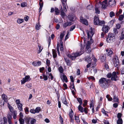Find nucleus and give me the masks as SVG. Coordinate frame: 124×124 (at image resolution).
I'll return each mask as SVG.
<instances>
[{"instance_id": "obj_1", "label": "nucleus", "mask_w": 124, "mask_h": 124, "mask_svg": "<svg viewBox=\"0 0 124 124\" xmlns=\"http://www.w3.org/2000/svg\"><path fill=\"white\" fill-rule=\"evenodd\" d=\"M111 80L107 79L105 78H101L99 81L100 86L102 88L105 89L108 86V83H109Z\"/></svg>"}, {"instance_id": "obj_2", "label": "nucleus", "mask_w": 124, "mask_h": 124, "mask_svg": "<svg viewBox=\"0 0 124 124\" xmlns=\"http://www.w3.org/2000/svg\"><path fill=\"white\" fill-rule=\"evenodd\" d=\"M83 53H81V52L76 53L72 54L71 55L68 54L67 56L69 58H71L72 60H74L75 59L76 57L80 56Z\"/></svg>"}, {"instance_id": "obj_3", "label": "nucleus", "mask_w": 124, "mask_h": 124, "mask_svg": "<svg viewBox=\"0 0 124 124\" xmlns=\"http://www.w3.org/2000/svg\"><path fill=\"white\" fill-rule=\"evenodd\" d=\"M115 38V36L114 34L109 33L107 38V40L108 42L111 43L114 41Z\"/></svg>"}, {"instance_id": "obj_4", "label": "nucleus", "mask_w": 124, "mask_h": 124, "mask_svg": "<svg viewBox=\"0 0 124 124\" xmlns=\"http://www.w3.org/2000/svg\"><path fill=\"white\" fill-rule=\"evenodd\" d=\"M113 62L114 66L118 68L119 66V60L117 56L115 57L113 59Z\"/></svg>"}, {"instance_id": "obj_5", "label": "nucleus", "mask_w": 124, "mask_h": 124, "mask_svg": "<svg viewBox=\"0 0 124 124\" xmlns=\"http://www.w3.org/2000/svg\"><path fill=\"white\" fill-rule=\"evenodd\" d=\"M16 103L19 110L20 111H22L23 104L22 103H20V100L17 99L16 100Z\"/></svg>"}, {"instance_id": "obj_6", "label": "nucleus", "mask_w": 124, "mask_h": 124, "mask_svg": "<svg viewBox=\"0 0 124 124\" xmlns=\"http://www.w3.org/2000/svg\"><path fill=\"white\" fill-rule=\"evenodd\" d=\"M118 79V78L116 75V72L115 71L113 72L112 74V76L111 78V80L112 81H116Z\"/></svg>"}, {"instance_id": "obj_7", "label": "nucleus", "mask_w": 124, "mask_h": 124, "mask_svg": "<svg viewBox=\"0 0 124 124\" xmlns=\"http://www.w3.org/2000/svg\"><path fill=\"white\" fill-rule=\"evenodd\" d=\"M30 77L29 76H26L25 78H23L22 80H21L22 84H24L26 82L30 81Z\"/></svg>"}, {"instance_id": "obj_8", "label": "nucleus", "mask_w": 124, "mask_h": 124, "mask_svg": "<svg viewBox=\"0 0 124 124\" xmlns=\"http://www.w3.org/2000/svg\"><path fill=\"white\" fill-rule=\"evenodd\" d=\"M109 29V28L108 26L105 25L102 27V30L103 33H106L108 32Z\"/></svg>"}, {"instance_id": "obj_9", "label": "nucleus", "mask_w": 124, "mask_h": 124, "mask_svg": "<svg viewBox=\"0 0 124 124\" xmlns=\"http://www.w3.org/2000/svg\"><path fill=\"white\" fill-rule=\"evenodd\" d=\"M100 20L98 17L95 16L94 17V23L95 25H98Z\"/></svg>"}, {"instance_id": "obj_10", "label": "nucleus", "mask_w": 124, "mask_h": 124, "mask_svg": "<svg viewBox=\"0 0 124 124\" xmlns=\"http://www.w3.org/2000/svg\"><path fill=\"white\" fill-rule=\"evenodd\" d=\"M61 78L63 82H65L66 83L68 82L67 78L66 76L63 74L61 77Z\"/></svg>"}, {"instance_id": "obj_11", "label": "nucleus", "mask_w": 124, "mask_h": 124, "mask_svg": "<svg viewBox=\"0 0 124 124\" xmlns=\"http://www.w3.org/2000/svg\"><path fill=\"white\" fill-rule=\"evenodd\" d=\"M80 22L83 24L86 25H88V23L87 20L85 19H83V17H81L80 18Z\"/></svg>"}, {"instance_id": "obj_12", "label": "nucleus", "mask_w": 124, "mask_h": 124, "mask_svg": "<svg viewBox=\"0 0 124 124\" xmlns=\"http://www.w3.org/2000/svg\"><path fill=\"white\" fill-rule=\"evenodd\" d=\"M106 51L107 52V54L110 57L111 56V55L112 54L113 52L110 48L107 49L106 50Z\"/></svg>"}, {"instance_id": "obj_13", "label": "nucleus", "mask_w": 124, "mask_h": 124, "mask_svg": "<svg viewBox=\"0 0 124 124\" xmlns=\"http://www.w3.org/2000/svg\"><path fill=\"white\" fill-rule=\"evenodd\" d=\"M119 38L120 40H122L124 39V29H123L122 30L121 34L119 37Z\"/></svg>"}, {"instance_id": "obj_14", "label": "nucleus", "mask_w": 124, "mask_h": 124, "mask_svg": "<svg viewBox=\"0 0 124 124\" xmlns=\"http://www.w3.org/2000/svg\"><path fill=\"white\" fill-rule=\"evenodd\" d=\"M66 1L67 0H61L62 2L63 6V11L66 12L67 11L65 4L64 3V2H66Z\"/></svg>"}, {"instance_id": "obj_15", "label": "nucleus", "mask_w": 124, "mask_h": 124, "mask_svg": "<svg viewBox=\"0 0 124 124\" xmlns=\"http://www.w3.org/2000/svg\"><path fill=\"white\" fill-rule=\"evenodd\" d=\"M60 9L61 11V14L63 18L65 15V14L63 11V10L62 9V6H60Z\"/></svg>"}, {"instance_id": "obj_16", "label": "nucleus", "mask_w": 124, "mask_h": 124, "mask_svg": "<svg viewBox=\"0 0 124 124\" xmlns=\"http://www.w3.org/2000/svg\"><path fill=\"white\" fill-rule=\"evenodd\" d=\"M107 0H104L102 1L101 4L102 8H105L107 7Z\"/></svg>"}, {"instance_id": "obj_17", "label": "nucleus", "mask_w": 124, "mask_h": 124, "mask_svg": "<svg viewBox=\"0 0 124 124\" xmlns=\"http://www.w3.org/2000/svg\"><path fill=\"white\" fill-rule=\"evenodd\" d=\"M72 24L71 23V22H67L64 23L63 25V28H66L67 26H70Z\"/></svg>"}, {"instance_id": "obj_18", "label": "nucleus", "mask_w": 124, "mask_h": 124, "mask_svg": "<svg viewBox=\"0 0 124 124\" xmlns=\"http://www.w3.org/2000/svg\"><path fill=\"white\" fill-rule=\"evenodd\" d=\"M1 97L3 100H4V101L6 102H7L8 97L7 96L4 94H3L2 95Z\"/></svg>"}, {"instance_id": "obj_19", "label": "nucleus", "mask_w": 124, "mask_h": 124, "mask_svg": "<svg viewBox=\"0 0 124 124\" xmlns=\"http://www.w3.org/2000/svg\"><path fill=\"white\" fill-rule=\"evenodd\" d=\"M86 52L88 53H89L91 51V48L90 47V46L89 45H87L86 46Z\"/></svg>"}, {"instance_id": "obj_20", "label": "nucleus", "mask_w": 124, "mask_h": 124, "mask_svg": "<svg viewBox=\"0 0 124 124\" xmlns=\"http://www.w3.org/2000/svg\"><path fill=\"white\" fill-rule=\"evenodd\" d=\"M62 102L64 104H67V102L66 101L65 97L64 96H63L61 98Z\"/></svg>"}, {"instance_id": "obj_21", "label": "nucleus", "mask_w": 124, "mask_h": 124, "mask_svg": "<svg viewBox=\"0 0 124 124\" xmlns=\"http://www.w3.org/2000/svg\"><path fill=\"white\" fill-rule=\"evenodd\" d=\"M116 4L115 0H109V4L110 5H115Z\"/></svg>"}, {"instance_id": "obj_22", "label": "nucleus", "mask_w": 124, "mask_h": 124, "mask_svg": "<svg viewBox=\"0 0 124 124\" xmlns=\"http://www.w3.org/2000/svg\"><path fill=\"white\" fill-rule=\"evenodd\" d=\"M85 61L89 63L91 62L92 59L90 56H87L85 57Z\"/></svg>"}, {"instance_id": "obj_23", "label": "nucleus", "mask_w": 124, "mask_h": 124, "mask_svg": "<svg viewBox=\"0 0 124 124\" xmlns=\"http://www.w3.org/2000/svg\"><path fill=\"white\" fill-rule=\"evenodd\" d=\"M13 114V118L14 119H16L17 117V112L16 111H14L12 112Z\"/></svg>"}, {"instance_id": "obj_24", "label": "nucleus", "mask_w": 124, "mask_h": 124, "mask_svg": "<svg viewBox=\"0 0 124 124\" xmlns=\"http://www.w3.org/2000/svg\"><path fill=\"white\" fill-rule=\"evenodd\" d=\"M78 109L79 111L82 113L84 112V108L81 106V105H79L78 106Z\"/></svg>"}, {"instance_id": "obj_25", "label": "nucleus", "mask_w": 124, "mask_h": 124, "mask_svg": "<svg viewBox=\"0 0 124 124\" xmlns=\"http://www.w3.org/2000/svg\"><path fill=\"white\" fill-rule=\"evenodd\" d=\"M36 122V120L34 118H31L30 121L31 124H35Z\"/></svg>"}, {"instance_id": "obj_26", "label": "nucleus", "mask_w": 124, "mask_h": 124, "mask_svg": "<svg viewBox=\"0 0 124 124\" xmlns=\"http://www.w3.org/2000/svg\"><path fill=\"white\" fill-rule=\"evenodd\" d=\"M106 57L105 56L103 55L101 57L100 60L102 62H105L106 61Z\"/></svg>"}, {"instance_id": "obj_27", "label": "nucleus", "mask_w": 124, "mask_h": 124, "mask_svg": "<svg viewBox=\"0 0 124 124\" xmlns=\"http://www.w3.org/2000/svg\"><path fill=\"white\" fill-rule=\"evenodd\" d=\"M99 23H98V25H101V26H104L105 24V22L103 21H100L99 22Z\"/></svg>"}, {"instance_id": "obj_28", "label": "nucleus", "mask_w": 124, "mask_h": 124, "mask_svg": "<svg viewBox=\"0 0 124 124\" xmlns=\"http://www.w3.org/2000/svg\"><path fill=\"white\" fill-rule=\"evenodd\" d=\"M53 57L54 58H55L57 56V54L55 50L53 49L52 50Z\"/></svg>"}, {"instance_id": "obj_29", "label": "nucleus", "mask_w": 124, "mask_h": 124, "mask_svg": "<svg viewBox=\"0 0 124 124\" xmlns=\"http://www.w3.org/2000/svg\"><path fill=\"white\" fill-rule=\"evenodd\" d=\"M75 119L76 122L78 123H79L80 121L79 120V117L78 116H76L75 115Z\"/></svg>"}, {"instance_id": "obj_30", "label": "nucleus", "mask_w": 124, "mask_h": 124, "mask_svg": "<svg viewBox=\"0 0 124 124\" xmlns=\"http://www.w3.org/2000/svg\"><path fill=\"white\" fill-rule=\"evenodd\" d=\"M65 61L67 63V65H70V61L67 58H64Z\"/></svg>"}, {"instance_id": "obj_31", "label": "nucleus", "mask_w": 124, "mask_h": 124, "mask_svg": "<svg viewBox=\"0 0 124 124\" xmlns=\"http://www.w3.org/2000/svg\"><path fill=\"white\" fill-rule=\"evenodd\" d=\"M24 20L23 19L18 18L17 20V22L18 23H21L24 21Z\"/></svg>"}, {"instance_id": "obj_32", "label": "nucleus", "mask_w": 124, "mask_h": 124, "mask_svg": "<svg viewBox=\"0 0 124 124\" xmlns=\"http://www.w3.org/2000/svg\"><path fill=\"white\" fill-rule=\"evenodd\" d=\"M77 99L78 102L80 103L79 105H81L82 103V99L79 98H78Z\"/></svg>"}, {"instance_id": "obj_33", "label": "nucleus", "mask_w": 124, "mask_h": 124, "mask_svg": "<svg viewBox=\"0 0 124 124\" xmlns=\"http://www.w3.org/2000/svg\"><path fill=\"white\" fill-rule=\"evenodd\" d=\"M54 11L56 15H58L59 13V10L57 8H55L54 9Z\"/></svg>"}, {"instance_id": "obj_34", "label": "nucleus", "mask_w": 124, "mask_h": 124, "mask_svg": "<svg viewBox=\"0 0 124 124\" xmlns=\"http://www.w3.org/2000/svg\"><path fill=\"white\" fill-rule=\"evenodd\" d=\"M31 118L30 117H27L26 118L25 122L27 124H30L29 122L30 121H31Z\"/></svg>"}, {"instance_id": "obj_35", "label": "nucleus", "mask_w": 124, "mask_h": 124, "mask_svg": "<svg viewBox=\"0 0 124 124\" xmlns=\"http://www.w3.org/2000/svg\"><path fill=\"white\" fill-rule=\"evenodd\" d=\"M71 109V111L69 113V115L70 118L72 119V117L73 116V111Z\"/></svg>"}, {"instance_id": "obj_36", "label": "nucleus", "mask_w": 124, "mask_h": 124, "mask_svg": "<svg viewBox=\"0 0 124 124\" xmlns=\"http://www.w3.org/2000/svg\"><path fill=\"white\" fill-rule=\"evenodd\" d=\"M8 120H11L12 119L11 114V113H9L7 115Z\"/></svg>"}, {"instance_id": "obj_37", "label": "nucleus", "mask_w": 124, "mask_h": 124, "mask_svg": "<svg viewBox=\"0 0 124 124\" xmlns=\"http://www.w3.org/2000/svg\"><path fill=\"white\" fill-rule=\"evenodd\" d=\"M19 120L20 122V124H24V120L23 118H19Z\"/></svg>"}, {"instance_id": "obj_38", "label": "nucleus", "mask_w": 124, "mask_h": 124, "mask_svg": "<svg viewBox=\"0 0 124 124\" xmlns=\"http://www.w3.org/2000/svg\"><path fill=\"white\" fill-rule=\"evenodd\" d=\"M68 19L71 21H73V17L72 15H69L68 16Z\"/></svg>"}, {"instance_id": "obj_39", "label": "nucleus", "mask_w": 124, "mask_h": 124, "mask_svg": "<svg viewBox=\"0 0 124 124\" xmlns=\"http://www.w3.org/2000/svg\"><path fill=\"white\" fill-rule=\"evenodd\" d=\"M41 108L40 107H37L35 109V111L36 113H38L39 112V111H40Z\"/></svg>"}, {"instance_id": "obj_40", "label": "nucleus", "mask_w": 124, "mask_h": 124, "mask_svg": "<svg viewBox=\"0 0 124 124\" xmlns=\"http://www.w3.org/2000/svg\"><path fill=\"white\" fill-rule=\"evenodd\" d=\"M117 123V124H122L123 121L122 119H118Z\"/></svg>"}, {"instance_id": "obj_41", "label": "nucleus", "mask_w": 124, "mask_h": 124, "mask_svg": "<svg viewBox=\"0 0 124 124\" xmlns=\"http://www.w3.org/2000/svg\"><path fill=\"white\" fill-rule=\"evenodd\" d=\"M8 107L10 111L11 112H13V108L9 104L8 106Z\"/></svg>"}, {"instance_id": "obj_42", "label": "nucleus", "mask_w": 124, "mask_h": 124, "mask_svg": "<svg viewBox=\"0 0 124 124\" xmlns=\"http://www.w3.org/2000/svg\"><path fill=\"white\" fill-rule=\"evenodd\" d=\"M114 101L115 102H118V99L117 97H116L115 95H114V97L113 98Z\"/></svg>"}, {"instance_id": "obj_43", "label": "nucleus", "mask_w": 124, "mask_h": 124, "mask_svg": "<svg viewBox=\"0 0 124 124\" xmlns=\"http://www.w3.org/2000/svg\"><path fill=\"white\" fill-rule=\"evenodd\" d=\"M58 70L61 73H62L63 72V69L62 67L61 66H60L58 68Z\"/></svg>"}, {"instance_id": "obj_44", "label": "nucleus", "mask_w": 124, "mask_h": 124, "mask_svg": "<svg viewBox=\"0 0 124 124\" xmlns=\"http://www.w3.org/2000/svg\"><path fill=\"white\" fill-rule=\"evenodd\" d=\"M93 6L92 5H89L87 6V9L89 10H92L93 8Z\"/></svg>"}, {"instance_id": "obj_45", "label": "nucleus", "mask_w": 124, "mask_h": 124, "mask_svg": "<svg viewBox=\"0 0 124 124\" xmlns=\"http://www.w3.org/2000/svg\"><path fill=\"white\" fill-rule=\"evenodd\" d=\"M106 98L108 99V101H111L112 100V98L111 97H109V95L108 94L106 96Z\"/></svg>"}, {"instance_id": "obj_46", "label": "nucleus", "mask_w": 124, "mask_h": 124, "mask_svg": "<svg viewBox=\"0 0 124 124\" xmlns=\"http://www.w3.org/2000/svg\"><path fill=\"white\" fill-rule=\"evenodd\" d=\"M38 46L39 48V51H38V54H39L41 52V51H42V49H43V48L42 47H41V46L39 45H38Z\"/></svg>"}, {"instance_id": "obj_47", "label": "nucleus", "mask_w": 124, "mask_h": 124, "mask_svg": "<svg viewBox=\"0 0 124 124\" xmlns=\"http://www.w3.org/2000/svg\"><path fill=\"white\" fill-rule=\"evenodd\" d=\"M40 26L39 23L37 24L35 26V28L37 30H39L40 29Z\"/></svg>"}, {"instance_id": "obj_48", "label": "nucleus", "mask_w": 124, "mask_h": 124, "mask_svg": "<svg viewBox=\"0 0 124 124\" xmlns=\"http://www.w3.org/2000/svg\"><path fill=\"white\" fill-rule=\"evenodd\" d=\"M97 70L96 69H93V70H91V73L95 74L97 72Z\"/></svg>"}, {"instance_id": "obj_49", "label": "nucleus", "mask_w": 124, "mask_h": 124, "mask_svg": "<svg viewBox=\"0 0 124 124\" xmlns=\"http://www.w3.org/2000/svg\"><path fill=\"white\" fill-rule=\"evenodd\" d=\"M65 34L63 33H61L60 35V39L62 41L63 38Z\"/></svg>"}, {"instance_id": "obj_50", "label": "nucleus", "mask_w": 124, "mask_h": 124, "mask_svg": "<svg viewBox=\"0 0 124 124\" xmlns=\"http://www.w3.org/2000/svg\"><path fill=\"white\" fill-rule=\"evenodd\" d=\"M110 16L111 17H112L115 16L114 12L113 11L109 13Z\"/></svg>"}, {"instance_id": "obj_51", "label": "nucleus", "mask_w": 124, "mask_h": 124, "mask_svg": "<svg viewBox=\"0 0 124 124\" xmlns=\"http://www.w3.org/2000/svg\"><path fill=\"white\" fill-rule=\"evenodd\" d=\"M124 17V16L123 15H121L119 16V19L120 21H122L123 20Z\"/></svg>"}, {"instance_id": "obj_52", "label": "nucleus", "mask_w": 124, "mask_h": 124, "mask_svg": "<svg viewBox=\"0 0 124 124\" xmlns=\"http://www.w3.org/2000/svg\"><path fill=\"white\" fill-rule=\"evenodd\" d=\"M114 33L115 34H117L118 33V31L117 29L115 28H114L113 29Z\"/></svg>"}, {"instance_id": "obj_53", "label": "nucleus", "mask_w": 124, "mask_h": 124, "mask_svg": "<svg viewBox=\"0 0 124 124\" xmlns=\"http://www.w3.org/2000/svg\"><path fill=\"white\" fill-rule=\"evenodd\" d=\"M75 28V25H73L71 27L70 29V31H73Z\"/></svg>"}, {"instance_id": "obj_54", "label": "nucleus", "mask_w": 124, "mask_h": 124, "mask_svg": "<svg viewBox=\"0 0 124 124\" xmlns=\"http://www.w3.org/2000/svg\"><path fill=\"white\" fill-rule=\"evenodd\" d=\"M95 12L97 14H99L100 12V11L98 10V8L96 7L95 8Z\"/></svg>"}, {"instance_id": "obj_55", "label": "nucleus", "mask_w": 124, "mask_h": 124, "mask_svg": "<svg viewBox=\"0 0 124 124\" xmlns=\"http://www.w3.org/2000/svg\"><path fill=\"white\" fill-rule=\"evenodd\" d=\"M116 29H119L121 27V25H120L119 24H117L116 25Z\"/></svg>"}, {"instance_id": "obj_56", "label": "nucleus", "mask_w": 124, "mask_h": 124, "mask_svg": "<svg viewBox=\"0 0 124 124\" xmlns=\"http://www.w3.org/2000/svg\"><path fill=\"white\" fill-rule=\"evenodd\" d=\"M112 76V74L111 73H109L107 75V77L109 78H111Z\"/></svg>"}, {"instance_id": "obj_57", "label": "nucleus", "mask_w": 124, "mask_h": 124, "mask_svg": "<svg viewBox=\"0 0 124 124\" xmlns=\"http://www.w3.org/2000/svg\"><path fill=\"white\" fill-rule=\"evenodd\" d=\"M26 6V3L25 2H23L21 4V6L22 7H24Z\"/></svg>"}, {"instance_id": "obj_58", "label": "nucleus", "mask_w": 124, "mask_h": 124, "mask_svg": "<svg viewBox=\"0 0 124 124\" xmlns=\"http://www.w3.org/2000/svg\"><path fill=\"white\" fill-rule=\"evenodd\" d=\"M30 112L31 113L34 114L36 113L35 110L34 109H31L30 110Z\"/></svg>"}, {"instance_id": "obj_59", "label": "nucleus", "mask_w": 124, "mask_h": 124, "mask_svg": "<svg viewBox=\"0 0 124 124\" xmlns=\"http://www.w3.org/2000/svg\"><path fill=\"white\" fill-rule=\"evenodd\" d=\"M90 33L92 35V36H93V35L94 34V33H93V31L92 28L91 27V28H90Z\"/></svg>"}, {"instance_id": "obj_60", "label": "nucleus", "mask_w": 124, "mask_h": 124, "mask_svg": "<svg viewBox=\"0 0 124 124\" xmlns=\"http://www.w3.org/2000/svg\"><path fill=\"white\" fill-rule=\"evenodd\" d=\"M43 78L45 80H46L47 79V76L44 75H43Z\"/></svg>"}, {"instance_id": "obj_61", "label": "nucleus", "mask_w": 124, "mask_h": 124, "mask_svg": "<svg viewBox=\"0 0 124 124\" xmlns=\"http://www.w3.org/2000/svg\"><path fill=\"white\" fill-rule=\"evenodd\" d=\"M50 63V61L48 59H47L46 60V63L48 66H49Z\"/></svg>"}, {"instance_id": "obj_62", "label": "nucleus", "mask_w": 124, "mask_h": 124, "mask_svg": "<svg viewBox=\"0 0 124 124\" xmlns=\"http://www.w3.org/2000/svg\"><path fill=\"white\" fill-rule=\"evenodd\" d=\"M121 116V113H119L118 114L117 117L119 119H120V118Z\"/></svg>"}, {"instance_id": "obj_63", "label": "nucleus", "mask_w": 124, "mask_h": 124, "mask_svg": "<svg viewBox=\"0 0 124 124\" xmlns=\"http://www.w3.org/2000/svg\"><path fill=\"white\" fill-rule=\"evenodd\" d=\"M84 103L83 104V106L84 107L87 105V101L86 100H85L84 101Z\"/></svg>"}, {"instance_id": "obj_64", "label": "nucleus", "mask_w": 124, "mask_h": 124, "mask_svg": "<svg viewBox=\"0 0 124 124\" xmlns=\"http://www.w3.org/2000/svg\"><path fill=\"white\" fill-rule=\"evenodd\" d=\"M70 78L71 80V81L73 83L74 82V78L72 76H70Z\"/></svg>"}]
</instances>
